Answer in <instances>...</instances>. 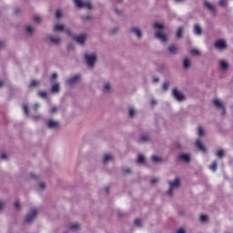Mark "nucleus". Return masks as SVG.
Listing matches in <instances>:
<instances>
[{"mask_svg":"<svg viewBox=\"0 0 233 233\" xmlns=\"http://www.w3.org/2000/svg\"><path fill=\"white\" fill-rule=\"evenodd\" d=\"M153 28L157 30L155 32L156 39H158L162 43H167V41H168V37L167 36V34L163 32V30H165V25H163V24L155 23L153 25Z\"/></svg>","mask_w":233,"mask_h":233,"instance_id":"f257e3e1","label":"nucleus"},{"mask_svg":"<svg viewBox=\"0 0 233 233\" xmlns=\"http://www.w3.org/2000/svg\"><path fill=\"white\" fill-rule=\"evenodd\" d=\"M66 34H67L69 37L74 39L76 43H78V45H81L82 46H85V42L86 41V37H88V35L86 33L80 35H76V34H74V32H72L70 28L66 29Z\"/></svg>","mask_w":233,"mask_h":233,"instance_id":"f03ea898","label":"nucleus"},{"mask_svg":"<svg viewBox=\"0 0 233 233\" xmlns=\"http://www.w3.org/2000/svg\"><path fill=\"white\" fill-rule=\"evenodd\" d=\"M167 184L169 185V188L166 191V194L172 198L174 196V190L181 187V178L176 177L174 181L168 180Z\"/></svg>","mask_w":233,"mask_h":233,"instance_id":"7ed1b4c3","label":"nucleus"},{"mask_svg":"<svg viewBox=\"0 0 233 233\" xmlns=\"http://www.w3.org/2000/svg\"><path fill=\"white\" fill-rule=\"evenodd\" d=\"M84 59L89 68H94L96 63H97V54L96 53H86Z\"/></svg>","mask_w":233,"mask_h":233,"instance_id":"20e7f679","label":"nucleus"},{"mask_svg":"<svg viewBox=\"0 0 233 233\" xmlns=\"http://www.w3.org/2000/svg\"><path fill=\"white\" fill-rule=\"evenodd\" d=\"M39 215V210L37 208H32L29 212L26 214L25 222L30 225V223H34V220Z\"/></svg>","mask_w":233,"mask_h":233,"instance_id":"39448f33","label":"nucleus"},{"mask_svg":"<svg viewBox=\"0 0 233 233\" xmlns=\"http://www.w3.org/2000/svg\"><path fill=\"white\" fill-rule=\"evenodd\" d=\"M46 126L47 128H50V130H57L58 128H61V122L54 118H49L46 120Z\"/></svg>","mask_w":233,"mask_h":233,"instance_id":"423d86ee","label":"nucleus"},{"mask_svg":"<svg viewBox=\"0 0 233 233\" xmlns=\"http://www.w3.org/2000/svg\"><path fill=\"white\" fill-rule=\"evenodd\" d=\"M77 8H87V10H94V5L91 2H85L83 0H74Z\"/></svg>","mask_w":233,"mask_h":233,"instance_id":"0eeeda50","label":"nucleus"},{"mask_svg":"<svg viewBox=\"0 0 233 233\" xmlns=\"http://www.w3.org/2000/svg\"><path fill=\"white\" fill-rule=\"evenodd\" d=\"M129 34L135 35L138 40L143 39V30L139 26L130 27Z\"/></svg>","mask_w":233,"mask_h":233,"instance_id":"6e6552de","label":"nucleus"},{"mask_svg":"<svg viewBox=\"0 0 233 233\" xmlns=\"http://www.w3.org/2000/svg\"><path fill=\"white\" fill-rule=\"evenodd\" d=\"M172 96L179 103H181V102L185 101V99H187V96H185V95L183 93L179 92V90H177V88L173 89Z\"/></svg>","mask_w":233,"mask_h":233,"instance_id":"1a4fd4ad","label":"nucleus"},{"mask_svg":"<svg viewBox=\"0 0 233 233\" xmlns=\"http://www.w3.org/2000/svg\"><path fill=\"white\" fill-rule=\"evenodd\" d=\"M214 46L217 50H227L228 48V45L224 39L217 40L214 44Z\"/></svg>","mask_w":233,"mask_h":233,"instance_id":"9d476101","label":"nucleus"},{"mask_svg":"<svg viewBox=\"0 0 233 233\" xmlns=\"http://www.w3.org/2000/svg\"><path fill=\"white\" fill-rule=\"evenodd\" d=\"M81 79V75H75L72 77H69L66 80L67 86H74L75 85H77L79 83V80Z\"/></svg>","mask_w":233,"mask_h":233,"instance_id":"9b49d317","label":"nucleus"},{"mask_svg":"<svg viewBox=\"0 0 233 233\" xmlns=\"http://www.w3.org/2000/svg\"><path fill=\"white\" fill-rule=\"evenodd\" d=\"M213 105L216 106V108H220L222 110V116H225L227 114V109H225V105L219 98L213 99Z\"/></svg>","mask_w":233,"mask_h":233,"instance_id":"f8f14e48","label":"nucleus"},{"mask_svg":"<svg viewBox=\"0 0 233 233\" xmlns=\"http://www.w3.org/2000/svg\"><path fill=\"white\" fill-rule=\"evenodd\" d=\"M101 92H103V94H112V92H114L112 83L105 82L102 86Z\"/></svg>","mask_w":233,"mask_h":233,"instance_id":"ddd939ff","label":"nucleus"},{"mask_svg":"<svg viewBox=\"0 0 233 233\" xmlns=\"http://www.w3.org/2000/svg\"><path fill=\"white\" fill-rule=\"evenodd\" d=\"M204 8H207V10H209L213 15H216L218 14V9L216 8V5H212V3L208 1L204 2Z\"/></svg>","mask_w":233,"mask_h":233,"instance_id":"4468645a","label":"nucleus"},{"mask_svg":"<svg viewBox=\"0 0 233 233\" xmlns=\"http://www.w3.org/2000/svg\"><path fill=\"white\" fill-rule=\"evenodd\" d=\"M193 33L195 35H201L203 34V29L199 24H195L193 27Z\"/></svg>","mask_w":233,"mask_h":233,"instance_id":"2eb2a0df","label":"nucleus"},{"mask_svg":"<svg viewBox=\"0 0 233 233\" xmlns=\"http://www.w3.org/2000/svg\"><path fill=\"white\" fill-rule=\"evenodd\" d=\"M178 157L181 161H185V163H190V161H192V158L188 154H180Z\"/></svg>","mask_w":233,"mask_h":233,"instance_id":"dca6fc26","label":"nucleus"},{"mask_svg":"<svg viewBox=\"0 0 233 233\" xmlns=\"http://www.w3.org/2000/svg\"><path fill=\"white\" fill-rule=\"evenodd\" d=\"M196 147L198 148V150H201V152H207V147H205V145L203 142H201V139H198L196 141Z\"/></svg>","mask_w":233,"mask_h":233,"instance_id":"f3484780","label":"nucleus"},{"mask_svg":"<svg viewBox=\"0 0 233 233\" xmlns=\"http://www.w3.org/2000/svg\"><path fill=\"white\" fill-rule=\"evenodd\" d=\"M184 32H185V27L183 26L178 27L176 33L177 39H183Z\"/></svg>","mask_w":233,"mask_h":233,"instance_id":"a211bd4d","label":"nucleus"},{"mask_svg":"<svg viewBox=\"0 0 233 233\" xmlns=\"http://www.w3.org/2000/svg\"><path fill=\"white\" fill-rule=\"evenodd\" d=\"M150 141V135L144 133L140 136L139 143H148Z\"/></svg>","mask_w":233,"mask_h":233,"instance_id":"6ab92c4d","label":"nucleus"},{"mask_svg":"<svg viewBox=\"0 0 233 233\" xmlns=\"http://www.w3.org/2000/svg\"><path fill=\"white\" fill-rule=\"evenodd\" d=\"M219 63V68L220 70H224V71H227L228 70V61H225V60H220L218 61Z\"/></svg>","mask_w":233,"mask_h":233,"instance_id":"aec40b11","label":"nucleus"},{"mask_svg":"<svg viewBox=\"0 0 233 233\" xmlns=\"http://www.w3.org/2000/svg\"><path fill=\"white\" fill-rule=\"evenodd\" d=\"M137 115V110H136V108L128 107V112H127L128 117H130L131 119H134V117H136Z\"/></svg>","mask_w":233,"mask_h":233,"instance_id":"412c9836","label":"nucleus"},{"mask_svg":"<svg viewBox=\"0 0 233 233\" xmlns=\"http://www.w3.org/2000/svg\"><path fill=\"white\" fill-rule=\"evenodd\" d=\"M47 39L52 43L53 45H59L61 43V38L59 37H54L52 35H47Z\"/></svg>","mask_w":233,"mask_h":233,"instance_id":"4be33fe9","label":"nucleus"},{"mask_svg":"<svg viewBox=\"0 0 233 233\" xmlns=\"http://www.w3.org/2000/svg\"><path fill=\"white\" fill-rule=\"evenodd\" d=\"M25 35H27V37H32V35H34L35 29H34V27L27 25L25 28Z\"/></svg>","mask_w":233,"mask_h":233,"instance_id":"5701e85b","label":"nucleus"},{"mask_svg":"<svg viewBox=\"0 0 233 233\" xmlns=\"http://www.w3.org/2000/svg\"><path fill=\"white\" fill-rule=\"evenodd\" d=\"M167 50L169 54H172V56H176L177 54V46L171 45L167 47Z\"/></svg>","mask_w":233,"mask_h":233,"instance_id":"b1692460","label":"nucleus"},{"mask_svg":"<svg viewBox=\"0 0 233 233\" xmlns=\"http://www.w3.org/2000/svg\"><path fill=\"white\" fill-rule=\"evenodd\" d=\"M217 157H218V159H223V157H225L227 151H225V149L220 148L218 149L216 153Z\"/></svg>","mask_w":233,"mask_h":233,"instance_id":"393cba45","label":"nucleus"},{"mask_svg":"<svg viewBox=\"0 0 233 233\" xmlns=\"http://www.w3.org/2000/svg\"><path fill=\"white\" fill-rule=\"evenodd\" d=\"M183 66L186 70H188V68L192 66V63L190 62V59L186 57L183 61Z\"/></svg>","mask_w":233,"mask_h":233,"instance_id":"a878e982","label":"nucleus"},{"mask_svg":"<svg viewBox=\"0 0 233 233\" xmlns=\"http://www.w3.org/2000/svg\"><path fill=\"white\" fill-rule=\"evenodd\" d=\"M61 90V86H59V84H55L52 86L51 91L53 94H59Z\"/></svg>","mask_w":233,"mask_h":233,"instance_id":"bb28decb","label":"nucleus"},{"mask_svg":"<svg viewBox=\"0 0 233 233\" xmlns=\"http://www.w3.org/2000/svg\"><path fill=\"white\" fill-rule=\"evenodd\" d=\"M54 31L55 32H66V29H65V25H56L54 26Z\"/></svg>","mask_w":233,"mask_h":233,"instance_id":"cd10ccee","label":"nucleus"},{"mask_svg":"<svg viewBox=\"0 0 233 233\" xmlns=\"http://www.w3.org/2000/svg\"><path fill=\"white\" fill-rule=\"evenodd\" d=\"M114 159V157H112L111 154H107L104 156L103 163L106 165V163L112 161Z\"/></svg>","mask_w":233,"mask_h":233,"instance_id":"c85d7f7f","label":"nucleus"},{"mask_svg":"<svg viewBox=\"0 0 233 233\" xmlns=\"http://www.w3.org/2000/svg\"><path fill=\"white\" fill-rule=\"evenodd\" d=\"M198 137H205V128H203L201 126L198 127Z\"/></svg>","mask_w":233,"mask_h":233,"instance_id":"c756f323","label":"nucleus"},{"mask_svg":"<svg viewBox=\"0 0 233 233\" xmlns=\"http://www.w3.org/2000/svg\"><path fill=\"white\" fill-rule=\"evenodd\" d=\"M147 161V159L145 158V157L143 155H138L137 163H138V165H145V162Z\"/></svg>","mask_w":233,"mask_h":233,"instance_id":"7c9ffc66","label":"nucleus"},{"mask_svg":"<svg viewBox=\"0 0 233 233\" xmlns=\"http://www.w3.org/2000/svg\"><path fill=\"white\" fill-rule=\"evenodd\" d=\"M118 33H119V28L118 27H114V28L109 30V35H117Z\"/></svg>","mask_w":233,"mask_h":233,"instance_id":"2f4dec72","label":"nucleus"},{"mask_svg":"<svg viewBox=\"0 0 233 233\" xmlns=\"http://www.w3.org/2000/svg\"><path fill=\"white\" fill-rule=\"evenodd\" d=\"M151 160L153 161V163H160L161 161H163V158L157 156H152Z\"/></svg>","mask_w":233,"mask_h":233,"instance_id":"473e14b6","label":"nucleus"},{"mask_svg":"<svg viewBox=\"0 0 233 233\" xmlns=\"http://www.w3.org/2000/svg\"><path fill=\"white\" fill-rule=\"evenodd\" d=\"M81 19L84 22L94 21V16H92V15H85V16H82Z\"/></svg>","mask_w":233,"mask_h":233,"instance_id":"72a5a7b5","label":"nucleus"},{"mask_svg":"<svg viewBox=\"0 0 233 233\" xmlns=\"http://www.w3.org/2000/svg\"><path fill=\"white\" fill-rule=\"evenodd\" d=\"M38 96L43 99H46L48 97V94L46 91H39Z\"/></svg>","mask_w":233,"mask_h":233,"instance_id":"f704fd0d","label":"nucleus"},{"mask_svg":"<svg viewBox=\"0 0 233 233\" xmlns=\"http://www.w3.org/2000/svg\"><path fill=\"white\" fill-rule=\"evenodd\" d=\"M210 170H212L213 172H216V170H218V162L214 161L212 163V165L209 166Z\"/></svg>","mask_w":233,"mask_h":233,"instance_id":"c9c22d12","label":"nucleus"},{"mask_svg":"<svg viewBox=\"0 0 233 233\" xmlns=\"http://www.w3.org/2000/svg\"><path fill=\"white\" fill-rule=\"evenodd\" d=\"M56 19H61V17H63V11L61 9L56 10Z\"/></svg>","mask_w":233,"mask_h":233,"instance_id":"e433bc0d","label":"nucleus"},{"mask_svg":"<svg viewBox=\"0 0 233 233\" xmlns=\"http://www.w3.org/2000/svg\"><path fill=\"white\" fill-rule=\"evenodd\" d=\"M23 110H24L25 116H28L30 114V110L28 109V106L26 104L23 105Z\"/></svg>","mask_w":233,"mask_h":233,"instance_id":"4c0bfd02","label":"nucleus"},{"mask_svg":"<svg viewBox=\"0 0 233 233\" xmlns=\"http://www.w3.org/2000/svg\"><path fill=\"white\" fill-rule=\"evenodd\" d=\"M71 230H79V228H81V226H79V224H72L70 226Z\"/></svg>","mask_w":233,"mask_h":233,"instance_id":"58836bf2","label":"nucleus"},{"mask_svg":"<svg viewBox=\"0 0 233 233\" xmlns=\"http://www.w3.org/2000/svg\"><path fill=\"white\" fill-rule=\"evenodd\" d=\"M200 221H202V223H205V222L208 221V216L201 215L200 216Z\"/></svg>","mask_w":233,"mask_h":233,"instance_id":"ea45409f","label":"nucleus"},{"mask_svg":"<svg viewBox=\"0 0 233 233\" xmlns=\"http://www.w3.org/2000/svg\"><path fill=\"white\" fill-rule=\"evenodd\" d=\"M168 86H170V84L168 82H164L162 88L165 92H167V90H168Z\"/></svg>","mask_w":233,"mask_h":233,"instance_id":"a19ab883","label":"nucleus"},{"mask_svg":"<svg viewBox=\"0 0 233 233\" xmlns=\"http://www.w3.org/2000/svg\"><path fill=\"white\" fill-rule=\"evenodd\" d=\"M15 208L16 210H21V202H19V200L15 202Z\"/></svg>","mask_w":233,"mask_h":233,"instance_id":"79ce46f5","label":"nucleus"},{"mask_svg":"<svg viewBox=\"0 0 233 233\" xmlns=\"http://www.w3.org/2000/svg\"><path fill=\"white\" fill-rule=\"evenodd\" d=\"M219 6L225 7L228 5L227 0H219L218 2Z\"/></svg>","mask_w":233,"mask_h":233,"instance_id":"37998d69","label":"nucleus"},{"mask_svg":"<svg viewBox=\"0 0 233 233\" xmlns=\"http://www.w3.org/2000/svg\"><path fill=\"white\" fill-rule=\"evenodd\" d=\"M175 148H177V150H183V145H181L179 142H177L175 143Z\"/></svg>","mask_w":233,"mask_h":233,"instance_id":"c03bdc74","label":"nucleus"},{"mask_svg":"<svg viewBox=\"0 0 233 233\" xmlns=\"http://www.w3.org/2000/svg\"><path fill=\"white\" fill-rule=\"evenodd\" d=\"M135 225H137V227H141L143 225V221L139 218H137L135 220Z\"/></svg>","mask_w":233,"mask_h":233,"instance_id":"a18cd8bd","label":"nucleus"},{"mask_svg":"<svg viewBox=\"0 0 233 233\" xmlns=\"http://www.w3.org/2000/svg\"><path fill=\"white\" fill-rule=\"evenodd\" d=\"M122 172H123V174H132V169H130V168H123Z\"/></svg>","mask_w":233,"mask_h":233,"instance_id":"49530a36","label":"nucleus"},{"mask_svg":"<svg viewBox=\"0 0 233 233\" xmlns=\"http://www.w3.org/2000/svg\"><path fill=\"white\" fill-rule=\"evenodd\" d=\"M38 187L39 188H42V190H45V188H46V184H45V182H40Z\"/></svg>","mask_w":233,"mask_h":233,"instance_id":"de8ad7c7","label":"nucleus"},{"mask_svg":"<svg viewBox=\"0 0 233 233\" xmlns=\"http://www.w3.org/2000/svg\"><path fill=\"white\" fill-rule=\"evenodd\" d=\"M31 86H39V82H37V80H32Z\"/></svg>","mask_w":233,"mask_h":233,"instance_id":"09e8293b","label":"nucleus"},{"mask_svg":"<svg viewBox=\"0 0 233 233\" xmlns=\"http://www.w3.org/2000/svg\"><path fill=\"white\" fill-rule=\"evenodd\" d=\"M191 54H194L195 56H199V50L198 49H192Z\"/></svg>","mask_w":233,"mask_h":233,"instance_id":"8fccbe9b","label":"nucleus"},{"mask_svg":"<svg viewBox=\"0 0 233 233\" xmlns=\"http://www.w3.org/2000/svg\"><path fill=\"white\" fill-rule=\"evenodd\" d=\"M49 112L51 114H56L57 112V107H52Z\"/></svg>","mask_w":233,"mask_h":233,"instance_id":"3c124183","label":"nucleus"},{"mask_svg":"<svg viewBox=\"0 0 233 233\" xmlns=\"http://www.w3.org/2000/svg\"><path fill=\"white\" fill-rule=\"evenodd\" d=\"M34 21H35V23H41V17H39V16H35V17H34Z\"/></svg>","mask_w":233,"mask_h":233,"instance_id":"603ef678","label":"nucleus"},{"mask_svg":"<svg viewBox=\"0 0 233 233\" xmlns=\"http://www.w3.org/2000/svg\"><path fill=\"white\" fill-rule=\"evenodd\" d=\"M1 159H8V155H6V153L2 154Z\"/></svg>","mask_w":233,"mask_h":233,"instance_id":"864d4df0","label":"nucleus"},{"mask_svg":"<svg viewBox=\"0 0 233 233\" xmlns=\"http://www.w3.org/2000/svg\"><path fill=\"white\" fill-rule=\"evenodd\" d=\"M15 15H19L21 14V9L19 8L15 9Z\"/></svg>","mask_w":233,"mask_h":233,"instance_id":"5fc2aeb1","label":"nucleus"},{"mask_svg":"<svg viewBox=\"0 0 233 233\" xmlns=\"http://www.w3.org/2000/svg\"><path fill=\"white\" fill-rule=\"evenodd\" d=\"M37 108H39V104H35L34 106L35 112H37Z\"/></svg>","mask_w":233,"mask_h":233,"instance_id":"6e6d98bb","label":"nucleus"},{"mask_svg":"<svg viewBox=\"0 0 233 233\" xmlns=\"http://www.w3.org/2000/svg\"><path fill=\"white\" fill-rule=\"evenodd\" d=\"M5 208V202H0V210H3Z\"/></svg>","mask_w":233,"mask_h":233,"instance_id":"4d7b16f0","label":"nucleus"},{"mask_svg":"<svg viewBox=\"0 0 233 233\" xmlns=\"http://www.w3.org/2000/svg\"><path fill=\"white\" fill-rule=\"evenodd\" d=\"M153 83H159V77H154Z\"/></svg>","mask_w":233,"mask_h":233,"instance_id":"13d9d810","label":"nucleus"},{"mask_svg":"<svg viewBox=\"0 0 233 233\" xmlns=\"http://www.w3.org/2000/svg\"><path fill=\"white\" fill-rule=\"evenodd\" d=\"M5 86V81L0 80V88H3Z\"/></svg>","mask_w":233,"mask_h":233,"instance_id":"bf43d9fd","label":"nucleus"},{"mask_svg":"<svg viewBox=\"0 0 233 233\" xmlns=\"http://www.w3.org/2000/svg\"><path fill=\"white\" fill-rule=\"evenodd\" d=\"M177 233H186L185 229L183 228H180L177 231Z\"/></svg>","mask_w":233,"mask_h":233,"instance_id":"052dcab7","label":"nucleus"},{"mask_svg":"<svg viewBox=\"0 0 233 233\" xmlns=\"http://www.w3.org/2000/svg\"><path fill=\"white\" fill-rule=\"evenodd\" d=\"M150 104L153 105V106H154V105H157V101L152 99L151 102H150Z\"/></svg>","mask_w":233,"mask_h":233,"instance_id":"680f3d73","label":"nucleus"},{"mask_svg":"<svg viewBox=\"0 0 233 233\" xmlns=\"http://www.w3.org/2000/svg\"><path fill=\"white\" fill-rule=\"evenodd\" d=\"M52 79H57V74L54 73V74L52 75Z\"/></svg>","mask_w":233,"mask_h":233,"instance_id":"e2e57ef3","label":"nucleus"},{"mask_svg":"<svg viewBox=\"0 0 233 233\" xmlns=\"http://www.w3.org/2000/svg\"><path fill=\"white\" fill-rule=\"evenodd\" d=\"M151 183H152V185H154V184L157 183V178H154V179H152V180H151Z\"/></svg>","mask_w":233,"mask_h":233,"instance_id":"0e129e2a","label":"nucleus"},{"mask_svg":"<svg viewBox=\"0 0 233 233\" xmlns=\"http://www.w3.org/2000/svg\"><path fill=\"white\" fill-rule=\"evenodd\" d=\"M31 177H33V179H37V176H35V174H31Z\"/></svg>","mask_w":233,"mask_h":233,"instance_id":"69168bd1","label":"nucleus"},{"mask_svg":"<svg viewBox=\"0 0 233 233\" xmlns=\"http://www.w3.org/2000/svg\"><path fill=\"white\" fill-rule=\"evenodd\" d=\"M5 46V42H0V48H3Z\"/></svg>","mask_w":233,"mask_h":233,"instance_id":"338daca9","label":"nucleus"},{"mask_svg":"<svg viewBox=\"0 0 233 233\" xmlns=\"http://www.w3.org/2000/svg\"><path fill=\"white\" fill-rule=\"evenodd\" d=\"M175 3H184L185 0H174Z\"/></svg>","mask_w":233,"mask_h":233,"instance_id":"774afa93","label":"nucleus"}]
</instances>
